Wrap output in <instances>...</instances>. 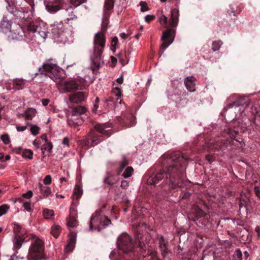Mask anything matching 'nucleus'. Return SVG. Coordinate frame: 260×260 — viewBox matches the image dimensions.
I'll return each instance as SVG.
<instances>
[{
	"label": "nucleus",
	"mask_w": 260,
	"mask_h": 260,
	"mask_svg": "<svg viewBox=\"0 0 260 260\" xmlns=\"http://www.w3.org/2000/svg\"><path fill=\"white\" fill-rule=\"evenodd\" d=\"M166 161L169 165L167 171H161L154 176H151L148 179V182L156 185L160 181L164 179L172 188L181 186L185 171V159L180 154L175 153L168 158Z\"/></svg>",
	"instance_id": "f257e3e1"
},
{
	"label": "nucleus",
	"mask_w": 260,
	"mask_h": 260,
	"mask_svg": "<svg viewBox=\"0 0 260 260\" xmlns=\"http://www.w3.org/2000/svg\"><path fill=\"white\" fill-rule=\"evenodd\" d=\"M35 75L49 77L56 83L57 88L61 92H71L80 89V81L79 79L69 78L62 80L57 61L52 58L46 60L42 67L39 68V73H36Z\"/></svg>",
	"instance_id": "f03ea898"
},
{
	"label": "nucleus",
	"mask_w": 260,
	"mask_h": 260,
	"mask_svg": "<svg viewBox=\"0 0 260 260\" xmlns=\"http://www.w3.org/2000/svg\"><path fill=\"white\" fill-rule=\"evenodd\" d=\"M94 128L101 135H100L94 131H91L85 140V145L92 147L100 143L105 139L104 136L109 137L112 133L111 126L109 124H97Z\"/></svg>",
	"instance_id": "7ed1b4c3"
},
{
	"label": "nucleus",
	"mask_w": 260,
	"mask_h": 260,
	"mask_svg": "<svg viewBox=\"0 0 260 260\" xmlns=\"http://www.w3.org/2000/svg\"><path fill=\"white\" fill-rule=\"evenodd\" d=\"M86 0H48L45 2L46 8L50 13H55L60 9L68 11L76 8Z\"/></svg>",
	"instance_id": "20e7f679"
},
{
	"label": "nucleus",
	"mask_w": 260,
	"mask_h": 260,
	"mask_svg": "<svg viewBox=\"0 0 260 260\" xmlns=\"http://www.w3.org/2000/svg\"><path fill=\"white\" fill-rule=\"evenodd\" d=\"M105 44V36L101 31L95 34L93 39V54L90 56V58L92 62L98 67L100 66L102 60Z\"/></svg>",
	"instance_id": "39448f33"
},
{
	"label": "nucleus",
	"mask_w": 260,
	"mask_h": 260,
	"mask_svg": "<svg viewBox=\"0 0 260 260\" xmlns=\"http://www.w3.org/2000/svg\"><path fill=\"white\" fill-rule=\"evenodd\" d=\"M44 243L42 240L37 238L32 241L29 248L28 260H41L44 256Z\"/></svg>",
	"instance_id": "423d86ee"
},
{
	"label": "nucleus",
	"mask_w": 260,
	"mask_h": 260,
	"mask_svg": "<svg viewBox=\"0 0 260 260\" xmlns=\"http://www.w3.org/2000/svg\"><path fill=\"white\" fill-rule=\"evenodd\" d=\"M117 245L118 249L124 253L132 252L135 247L131 236L126 233H123L118 236Z\"/></svg>",
	"instance_id": "0eeeda50"
},
{
	"label": "nucleus",
	"mask_w": 260,
	"mask_h": 260,
	"mask_svg": "<svg viewBox=\"0 0 260 260\" xmlns=\"http://www.w3.org/2000/svg\"><path fill=\"white\" fill-rule=\"evenodd\" d=\"M51 32L53 37L58 42L65 43L68 41L65 32V27L61 21L55 22L51 25Z\"/></svg>",
	"instance_id": "6e6552de"
},
{
	"label": "nucleus",
	"mask_w": 260,
	"mask_h": 260,
	"mask_svg": "<svg viewBox=\"0 0 260 260\" xmlns=\"http://www.w3.org/2000/svg\"><path fill=\"white\" fill-rule=\"evenodd\" d=\"M95 220L100 221V225L104 228L111 224V222L107 217L103 216L101 214V211H96L92 215L89 221V230H92V223H94Z\"/></svg>",
	"instance_id": "1a4fd4ad"
},
{
	"label": "nucleus",
	"mask_w": 260,
	"mask_h": 260,
	"mask_svg": "<svg viewBox=\"0 0 260 260\" xmlns=\"http://www.w3.org/2000/svg\"><path fill=\"white\" fill-rule=\"evenodd\" d=\"M174 33V30L168 29L162 34L161 40L163 43L160 47V49L164 52L173 42L174 36L173 34Z\"/></svg>",
	"instance_id": "9d476101"
},
{
	"label": "nucleus",
	"mask_w": 260,
	"mask_h": 260,
	"mask_svg": "<svg viewBox=\"0 0 260 260\" xmlns=\"http://www.w3.org/2000/svg\"><path fill=\"white\" fill-rule=\"evenodd\" d=\"M15 231L18 232V234L14 237L13 239V249L15 252V254L18 253V250L21 247L23 243L26 242L28 239H26V237L22 233L19 234V231L16 228Z\"/></svg>",
	"instance_id": "9b49d317"
},
{
	"label": "nucleus",
	"mask_w": 260,
	"mask_h": 260,
	"mask_svg": "<svg viewBox=\"0 0 260 260\" xmlns=\"http://www.w3.org/2000/svg\"><path fill=\"white\" fill-rule=\"evenodd\" d=\"M13 27V29L10 32L12 38L17 40L22 39L24 31L22 26L18 24H14Z\"/></svg>",
	"instance_id": "f8f14e48"
},
{
	"label": "nucleus",
	"mask_w": 260,
	"mask_h": 260,
	"mask_svg": "<svg viewBox=\"0 0 260 260\" xmlns=\"http://www.w3.org/2000/svg\"><path fill=\"white\" fill-rule=\"evenodd\" d=\"M36 34L40 36L43 39H45L49 33L47 25L43 21H39L36 25Z\"/></svg>",
	"instance_id": "ddd939ff"
},
{
	"label": "nucleus",
	"mask_w": 260,
	"mask_h": 260,
	"mask_svg": "<svg viewBox=\"0 0 260 260\" xmlns=\"http://www.w3.org/2000/svg\"><path fill=\"white\" fill-rule=\"evenodd\" d=\"M14 14V15L16 17L17 19H19L21 22L24 20V21L27 19L30 18L33 16V13L30 12V14H28L27 10H25L21 8V10H17L15 11H12Z\"/></svg>",
	"instance_id": "4468645a"
},
{
	"label": "nucleus",
	"mask_w": 260,
	"mask_h": 260,
	"mask_svg": "<svg viewBox=\"0 0 260 260\" xmlns=\"http://www.w3.org/2000/svg\"><path fill=\"white\" fill-rule=\"evenodd\" d=\"M83 122V120L81 117L78 116L72 113L68 118V124L71 126L80 125Z\"/></svg>",
	"instance_id": "2eb2a0df"
},
{
	"label": "nucleus",
	"mask_w": 260,
	"mask_h": 260,
	"mask_svg": "<svg viewBox=\"0 0 260 260\" xmlns=\"http://www.w3.org/2000/svg\"><path fill=\"white\" fill-rule=\"evenodd\" d=\"M67 224L69 228H74L78 225V222L75 211L70 210V214L67 219Z\"/></svg>",
	"instance_id": "dca6fc26"
},
{
	"label": "nucleus",
	"mask_w": 260,
	"mask_h": 260,
	"mask_svg": "<svg viewBox=\"0 0 260 260\" xmlns=\"http://www.w3.org/2000/svg\"><path fill=\"white\" fill-rule=\"evenodd\" d=\"M85 99V94L83 92H77L69 95V100L73 103H79L83 101Z\"/></svg>",
	"instance_id": "f3484780"
},
{
	"label": "nucleus",
	"mask_w": 260,
	"mask_h": 260,
	"mask_svg": "<svg viewBox=\"0 0 260 260\" xmlns=\"http://www.w3.org/2000/svg\"><path fill=\"white\" fill-rule=\"evenodd\" d=\"M196 79L193 76H188L184 80V84L187 89L190 92H193L196 90Z\"/></svg>",
	"instance_id": "a211bd4d"
},
{
	"label": "nucleus",
	"mask_w": 260,
	"mask_h": 260,
	"mask_svg": "<svg viewBox=\"0 0 260 260\" xmlns=\"http://www.w3.org/2000/svg\"><path fill=\"white\" fill-rule=\"evenodd\" d=\"M12 23L4 17L0 22V32L4 33L10 32L11 31Z\"/></svg>",
	"instance_id": "6ab92c4d"
},
{
	"label": "nucleus",
	"mask_w": 260,
	"mask_h": 260,
	"mask_svg": "<svg viewBox=\"0 0 260 260\" xmlns=\"http://www.w3.org/2000/svg\"><path fill=\"white\" fill-rule=\"evenodd\" d=\"M179 19V10L175 8L171 11V19L169 21L170 25L175 27L177 25Z\"/></svg>",
	"instance_id": "aec40b11"
},
{
	"label": "nucleus",
	"mask_w": 260,
	"mask_h": 260,
	"mask_svg": "<svg viewBox=\"0 0 260 260\" xmlns=\"http://www.w3.org/2000/svg\"><path fill=\"white\" fill-rule=\"evenodd\" d=\"M103 182L108 186H112L115 183V175L109 172H107L103 179Z\"/></svg>",
	"instance_id": "412c9836"
},
{
	"label": "nucleus",
	"mask_w": 260,
	"mask_h": 260,
	"mask_svg": "<svg viewBox=\"0 0 260 260\" xmlns=\"http://www.w3.org/2000/svg\"><path fill=\"white\" fill-rule=\"evenodd\" d=\"M158 245L161 250V254L164 255L168 252V242L166 241L163 236L158 238Z\"/></svg>",
	"instance_id": "4be33fe9"
},
{
	"label": "nucleus",
	"mask_w": 260,
	"mask_h": 260,
	"mask_svg": "<svg viewBox=\"0 0 260 260\" xmlns=\"http://www.w3.org/2000/svg\"><path fill=\"white\" fill-rule=\"evenodd\" d=\"M16 152L17 153H20L21 156L24 158H28L31 159L33 157V152L30 149H24L21 150L20 148L16 150Z\"/></svg>",
	"instance_id": "5701e85b"
},
{
	"label": "nucleus",
	"mask_w": 260,
	"mask_h": 260,
	"mask_svg": "<svg viewBox=\"0 0 260 260\" xmlns=\"http://www.w3.org/2000/svg\"><path fill=\"white\" fill-rule=\"evenodd\" d=\"M76 243V237L74 235H72L70 236L68 241V244L65 247V250L67 252L72 251L74 249Z\"/></svg>",
	"instance_id": "b1692460"
},
{
	"label": "nucleus",
	"mask_w": 260,
	"mask_h": 260,
	"mask_svg": "<svg viewBox=\"0 0 260 260\" xmlns=\"http://www.w3.org/2000/svg\"><path fill=\"white\" fill-rule=\"evenodd\" d=\"M40 193L43 196L44 198L48 197L51 194V188L49 187L44 186L42 183H39Z\"/></svg>",
	"instance_id": "393cba45"
},
{
	"label": "nucleus",
	"mask_w": 260,
	"mask_h": 260,
	"mask_svg": "<svg viewBox=\"0 0 260 260\" xmlns=\"http://www.w3.org/2000/svg\"><path fill=\"white\" fill-rule=\"evenodd\" d=\"M193 211L194 212V217L193 218L192 220L194 221L198 220L200 218H201L206 215L205 212L198 207L193 208Z\"/></svg>",
	"instance_id": "a878e982"
},
{
	"label": "nucleus",
	"mask_w": 260,
	"mask_h": 260,
	"mask_svg": "<svg viewBox=\"0 0 260 260\" xmlns=\"http://www.w3.org/2000/svg\"><path fill=\"white\" fill-rule=\"evenodd\" d=\"M25 84V80L23 79H16L12 82L13 88L19 90L23 88Z\"/></svg>",
	"instance_id": "bb28decb"
},
{
	"label": "nucleus",
	"mask_w": 260,
	"mask_h": 260,
	"mask_svg": "<svg viewBox=\"0 0 260 260\" xmlns=\"http://www.w3.org/2000/svg\"><path fill=\"white\" fill-rule=\"evenodd\" d=\"M37 110L35 108H29L27 109L25 112V119L27 120H31L35 116Z\"/></svg>",
	"instance_id": "cd10ccee"
},
{
	"label": "nucleus",
	"mask_w": 260,
	"mask_h": 260,
	"mask_svg": "<svg viewBox=\"0 0 260 260\" xmlns=\"http://www.w3.org/2000/svg\"><path fill=\"white\" fill-rule=\"evenodd\" d=\"M61 231V228L59 225H53L51 228V234L55 238H57Z\"/></svg>",
	"instance_id": "c85d7f7f"
},
{
	"label": "nucleus",
	"mask_w": 260,
	"mask_h": 260,
	"mask_svg": "<svg viewBox=\"0 0 260 260\" xmlns=\"http://www.w3.org/2000/svg\"><path fill=\"white\" fill-rule=\"evenodd\" d=\"M86 111V109L85 107L79 106L74 108L72 113L78 116L81 117V115L84 114Z\"/></svg>",
	"instance_id": "c756f323"
},
{
	"label": "nucleus",
	"mask_w": 260,
	"mask_h": 260,
	"mask_svg": "<svg viewBox=\"0 0 260 260\" xmlns=\"http://www.w3.org/2000/svg\"><path fill=\"white\" fill-rule=\"evenodd\" d=\"M128 164V162L126 158L125 157H123L122 160L119 162V167L117 170L118 174H119Z\"/></svg>",
	"instance_id": "7c9ffc66"
},
{
	"label": "nucleus",
	"mask_w": 260,
	"mask_h": 260,
	"mask_svg": "<svg viewBox=\"0 0 260 260\" xmlns=\"http://www.w3.org/2000/svg\"><path fill=\"white\" fill-rule=\"evenodd\" d=\"M43 215L45 219H51L54 216V211L53 210L45 209L43 211Z\"/></svg>",
	"instance_id": "2f4dec72"
},
{
	"label": "nucleus",
	"mask_w": 260,
	"mask_h": 260,
	"mask_svg": "<svg viewBox=\"0 0 260 260\" xmlns=\"http://www.w3.org/2000/svg\"><path fill=\"white\" fill-rule=\"evenodd\" d=\"M134 172V169L132 167H128L126 168L122 176L124 178H127L132 176Z\"/></svg>",
	"instance_id": "473e14b6"
},
{
	"label": "nucleus",
	"mask_w": 260,
	"mask_h": 260,
	"mask_svg": "<svg viewBox=\"0 0 260 260\" xmlns=\"http://www.w3.org/2000/svg\"><path fill=\"white\" fill-rule=\"evenodd\" d=\"M82 193L83 191L81 187L78 185H76L74 190V194L76 196V198L78 199L80 198L82 194Z\"/></svg>",
	"instance_id": "72a5a7b5"
},
{
	"label": "nucleus",
	"mask_w": 260,
	"mask_h": 260,
	"mask_svg": "<svg viewBox=\"0 0 260 260\" xmlns=\"http://www.w3.org/2000/svg\"><path fill=\"white\" fill-rule=\"evenodd\" d=\"M222 43L221 41H215L213 42L212 44V49L213 51L219 50Z\"/></svg>",
	"instance_id": "f704fd0d"
},
{
	"label": "nucleus",
	"mask_w": 260,
	"mask_h": 260,
	"mask_svg": "<svg viewBox=\"0 0 260 260\" xmlns=\"http://www.w3.org/2000/svg\"><path fill=\"white\" fill-rule=\"evenodd\" d=\"M53 147V145L51 142H47V144L41 147L43 155L44 154V151L47 150L51 152Z\"/></svg>",
	"instance_id": "c9c22d12"
},
{
	"label": "nucleus",
	"mask_w": 260,
	"mask_h": 260,
	"mask_svg": "<svg viewBox=\"0 0 260 260\" xmlns=\"http://www.w3.org/2000/svg\"><path fill=\"white\" fill-rule=\"evenodd\" d=\"M30 131L32 135L36 136L39 133L40 128L36 125L30 124Z\"/></svg>",
	"instance_id": "e433bc0d"
},
{
	"label": "nucleus",
	"mask_w": 260,
	"mask_h": 260,
	"mask_svg": "<svg viewBox=\"0 0 260 260\" xmlns=\"http://www.w3.org/2000/svg\"><path fill=\"white\" fill-rule=\"evenodd\" d=\"M114 6L113 0H106L105 2V8L107 10H111Z\"/></svg>",
	"instance_id": "4c0bfd02"
},
{
	"label": "nucleus",
	"mask_w": 260,
	"mask_h": 260,
	"mask_svg": "<svg viewBox=\"0 0 260 260\" xmlns=\"http://www.w3.org/2000/svg\"><path fill=\"white\" fill-rule=\"evenodd\" d=\"M139 243V247L143 249L144 247H146L145 243L144 241V236H142L140 234H138L137 239Z\"/></svg>",
	"instance_id": "58836bf2"
},
{
	"label": "nucleus",
	"mask_w": 260,
	"mask_h": 260,
	"mask_svg": "<svg viewBox=\"0 0 260 260\" xmlns=\"http://www.w3.org/2000/svg\"><path fill=\"white\" fill-rule=\"evenodd\" d=\"M159 22H160V24L164 27L166 28L168 27V24H167L168 18L166 16L162 15L159 17Z\"/></svg>",
	"instance_id": "ea45409f"
},
{
	"label": "nucleus",
	"mask_w": 260,
	"mask_h": 260,
	"mask_svg": "<svg viewBox=\"0 0 260 260\" xmlns=\"http://www.w3.org/2000/svg\"><path fill=\"white\" fill-rule=\"evenodd\" d=\"M10 207L8 205L4 204L0 206V217L2 215L5 214L8 210H9Z\"/></svg>",
	"instance_id": "a19ab883"
},
{
	"label": "nucleus",
	"mask_w": 260,
	"mask_h": 260,
	"mask_svg": "<svg viewBox=\"0 0 260 260\" xmlns=\"http://www.w3.org/2000/svg\"><path fill=\"white\" fill-rule=\"evenodd\" d=\"M110 258L112 260H120V256L118 254L117 251L115 250L112 251L110 254Z\"/></svg>",
	"instance_id": "79ce46f5"
},
{
	"label": "nucleus",
	"mask_w": 260,
	"mask_h": 260,
	"mask_svg": "<svg viewBox=\"0 0 260 260\" xmlns=\"http://www.w3.org/2000/svg\"><path fill=\"white\" fill-rule=\"evenodd\" d=\"M242 256V252L239 249H237L235 251L233 257L235 260H241Z\"/></svg>",
	"instance_id": "37998d69"
},
{
	"label": "nucleus",
	"mask_w": 260,
	"mask_h": 260,
	"mask_svg": "<svg viewBox=\"0 0 260 260\" xmlns=\"http://www.w3.org/2000/svg\"><path fill=\"white\" fill-rule=\"evenodd\" d=\"M140 6H141V11L142 12H145L149 10L147 4L145 2H141L140 3Z\"/></svg>",
	"instance_id": "c03bdc74"
},
{
	"label": "nucleus",
	"mask_w": 260,
	"mask_h": 260,
	"mask_svg": "<svg viewBox=\"0 0 260 260\" xmlns=\"http://www.w3.org/2000/svg\"><path fill=\"white\" fill-rule=\"evenodd\" d=\"M34 22L29 23L27 26V29L29 31H32L34 33L36 32V25Z\"/></svg>",
	"instance_id": "a18cd8bd"
},
{
	"label": "nucleus",
	"mask_w": 260,
	"mask_h": 260,
	"mask_svg": "<svg viewBox=\"0 0 260 260\" xmlns=\"http://www.w3.org/2000/svg\"><path fill=\"white\" fill-rule=\"evenodd\" d=\"M1 140L5 144H8L10 142V138L8 135H3L1 136Z\"/></svg>",
	"instance_id": "49530a36"
},
{
	"label": "nucleus",
	"mask_w": 260,
	"mask_h": 260,
	"mask_svg": "<svg viewBox=\"0 0 260 260\" xmlns=\"http://www.w3.org/2000/svg\"><path fill=\"white\" fill-rule=\"evenodd\" d=\"M27 3H28L31 7V9L30 10V12L32 13H34L35 11V4L34 0H24Z\"/></svg>",
	"instance_id": "de8ad7c7"
},
{
	"label": "nucleus",
	"mask_w": 260,
	"mask_h": 260,
	"mask_svg": "<svg viewBox=\"0 0 260 260\" xmlns=\"http://www.w3.org/2000/svg\"><path fill=\"white\" fill-rule=\"evenodd\" d=\"M51 177L50 175H48L45 176L43 180L44 184L45 185L50 184L51 183Z\"/></svg>",
	"instance_id": "09e8293b"
},
{
	"label": "nucleus",
	"mask_w": 260,
	"mask_h": 260,
	"mask_svg": "<svg viewBox=\"0 0 260 260\" xmlns=\"http://www.w3.org/2000/svg\"><path fill=\"white\" fill-rule=\"evenodd\" d=\"M113 94L115 95V96H117L118 98H119L121 96V89L120 88L116 87L114 88V90L113 91Z\"/></svg>",
	"instance_id": "8fccbe9b"
},
{
	"label": "nucleus",
	"mask_w": 260,
	"mask_h": 260,
	"mask_svg": "<svg viewBox=\"0 0 260 260\" xmlns=\"http://www.w3.org/2000/svg\"><path fill=\"white\" fill-rule=\"evenodd\" d=\"M101 227L100 225V221L99 220H95L94 223H92V230H98L99 231H100V228Z\"/></svg>",
	"instance_id": "3c124183"
},
{
	"label": "nucleus",
	"mask_w": 260,
	"mask_h": 260,
	"mask_svg": "<svg viewBox=\"0 0 260 260\" xmlns=\"http://www.w3.org/2000/svg\"><path fill=\"white\" fill-rule=\"evenodd\" d=\"M33 145L37 148H39L41 144V140L40 139H36L32 142Z\"/></svg>",
	"instance_id": "603ef678"
},
{
	"label": "nucleus",
	"mask_w": 260,
	"mask_h": 260,
	"mask_svg": "<svg viewBox=\"0 0 260 260\" xmlns=\"http://www.w3.org/2000/svg\"><path fill=\"white\" fill-rule=\"evenodd\" d=\"M23 206L25 210H26L27 212H30L31 211V207H30V204L29 202H25L23 203Z\"/></svg>",
	"instance_id": "864d4df0"
},
{
	"label": "nucleus",
	"mask_w": 260,
	"mask_h": 260,
	"mask_svg": "<svg viewBox=\"0 0 260 260\" xmlns=\"http://www.w3.org/2000/svg\"><path fill=\"white\" fill-rule=\"evenodd\" d=\"M129 186V182L126 180H122L121 182L120 186L123 189H126Z\"/></svg>",
	"instance_id": "5fc2aeb1"
},
{
	"label": "nucleus",
	"mask_w": 260,
	"mask_h": 260,
	"mask_svg": "<svg viewBox=\"0 0 260 260\" xmlns=\"http://www.w3.org/2000/svg\"><path fill=\"white\" fill-rule=\"evenodd\" d=\"M32 196V192L31 190H28L26 193H23L22 194V197L26 198V199H30V198H31Z\"/></svg>",
	"instance_id": "6e6d98bb"
},
{
	"label": "nucleus",
	"mask_w": 260,
	"mask_h": 260,
	"mask_svg": "<svg viewBox=\"0 0 260 260\" xmlns=\"http://www.w3.org/2000/svg\"><path fill=\"white\" fill-rule=\"evenodd\" d=\"M155 16L154 15H148L145 16V20L146 22L149 23L153 20Z\"/></svg>",
	"instance_id": "4d7b16f0"
},
{
	"label": "nucleus",
	"mask_w": 260,
	"mask_h": 260,
	"mask_svg": "<svg viewBox=\"0 0 260 260\" xmlns=\"http://www.w3.org/2000/svg\"><path fill=\"white\" fill-rule=\"evenodd\" d=\"M27 128V126H21L20 125H16V129L18 132H24Z\"/></svg>",
	"instance_id": "13d9d810"
},
{
	"label": "nucleus",
	"mask_w": 260,
	"mask_h": 260,
	"mask_svg": "<svg viewBox=\"0 0 260 260\" xmlns=\"http://www.w3.org/2000/svg\"><path fill=\"white\" fill-rule=\"evenodd\" d=\"M131 116L132 119L129 120V123L127 125V127L135 126L136 123L135 118H133V116Z\"/></svg>",
	"instance_id": "bf43d9fd"
},
{
	"label": "nucleus",
	"mask_w": 260,
	"mask_h": 260,
	"mask_svg": "<svg viewBox=\"0 0 260 260\" xmlns=\"http://www.w3.org/2000/svg\"><path fill=\"white\" fill-rule=\"evenodd\" d=\"M118 40L117 37H114L111 41V46L115 47L118 43Z\"/></svg>",
	"instance_id": "052dcab7"
},
{
	"label": "nucleus",
	"mask_w": 260,
	"mask_h": 260,
	"mask_svg": "<svg viewBox=\"0 0 260 260\" xmlns=\"http://www.w3.org/2000/svg\"><path fill=\"white\" fill-rule=\"evenodd\" d=\"M77 18V16L76 15L74 14V12L72 11L71 13L69 14V17L67 18V20H74L75 19Z\"/></svg>",
	"instance_id": "680f3d73"
},
{
	"label": "nucleus",
	"mask_w": 260,
	"mask_h": 260,
	"mask_svg": "<svg viewBox=\"0 0 260 260\" xmlns=\"http://www.w3.org/2000/svg\"><path fill=\"white\" fill-rule=\"evenodd\" d=\"M254 192L256 197L260 199V188L258 187H255Z\"/></svg>",
	"instance_id": "e2e57ef3"
},
{
	"label": "nucleus",
	"mask_w": 260,
	"mask_h": 260,
	"mask_svg": "<svg viewBox=\"0 0 260 260\" xmlns=\"http://www.w3.org/2000/svg\"><path fill=\"white\" fill-rule=\"evenodd\" d=\"M62 144L67 145L68 147H69V146H70L69 139L68 137H66L63 139Z\"/></svg>",
	"instance_id": "0e129e2a"
},
{
	"label": "nucleus",
	"mask_w": 260,
	"mask_h": 260,
	"mask_svg": "<svg viewBox=\"0 0 260 260\" xmlns=\"http://www.w3.org/2000/svg\"><path fill=\"white\" fill-rule=\"evenodd\" d=\"M49 102H50L49 100L46 99H43L42 100V105L44 106H47L49 104Z\"/></svg>",
	"instance_id": "69168bd1"
},
{
	"label": "nucleus",
	"mask_w": 260,
	"mask_h": 260,
	"mask_svg": "<svg viewBox=\"0 0 260 260\" xmlns=\"http://www.w3.org/2000/svg\"><path fill=\"white\" fill-rule=\"evenodd\" d=\"M206 158V159L209 162H212L214 160L213 156L211 155H207Z\"/></svg>",
	"instance_id": "338daca9"
},
{
	"label": "nucleus",
	"mask_w": 260,
	"mask_h": 260,
	"mask_svg": "<svg viewBox=\"0 0 260 260\" xmlns=\"http://www.w3.org/2000/svg\"><path fill=\"white\" fill-rule=\"evenodd\" d=\"M146 260H160V259H159L157 257V256H156L155 255V254H152L151 255V257H150V258H148L146 259Z\"/></svg>",
	"instance_id": "774afa93"
}]
</instances>
